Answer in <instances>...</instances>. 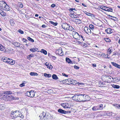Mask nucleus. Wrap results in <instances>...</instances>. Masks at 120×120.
Here are the masks:
<instances>
[{
  "label": "nucleus",
  "instance_id": "obj_1",
  "mask_svg": "<svg viewBox=\"0 0 120 120\" xmlns=\"http://www.w3.org/2000/svg\"><path fill=\"white\" fill-rule=\"evenodd\" d=\"M79 101H88L90 99L89 96L87 95L84 94L79 95Z\"/></svg>",
  "mask_w": 120,
  "mask_h": 120
},
{
  "label": "nucleus",
  "instance_id": "obj_55",
  "mask_svg": "<svg viewBox=\"0 0 120 120\" xmlns=\"http://www.w3.org/2000/svg\"><path fill=\"white\" fill-rule=\"evenodd\" d=\"M73 13H72L71 14H70V16L71 17L73 18H75V16L73 14Z\"/></svg>",
  "mask_w": 120,
  "mask_h": 120
},
{
  "label": "nucleus",
  "instance_id": "obj_54",
  "mask_svg": "<svg viewBox=\"0 0 120 120\" xmlns=\"http://www.w3.org/2000/svg\"><path fill=\"white\" fill-rule=\"evenodd\" d=\"M25 85V83H23L22 84H20L19 85V86L21 87H22L24 86Z\"/></svg>",
  "mask_w": 120,
  "mask_h": 120
},
{
  "label": "nucleus",
  "instance_id": "obj_64",
  "mask_svg": "<svg viewBox=\"0 0 120 120\" xmlns=\"http://www.w3.org/2000/svg\"><path fill=\"white\" fill-rule=\"evenodd\" d=\"M56 6V5L54 4H52L51 6V7L52 8Z\"/></svg>",
  "mask_w": 120,
  "mask_h": 120
},
{
  "label": "nucleus",
  "instance_id": "obj_58",
  "mask_svg": "<svg viewBox=\"0 0 120 120\" xmlns=\"http://www.w3.org/2000/svg\"><path fill=\"white\" fill-rule=\"evenodd\" d=\"M85 13L87 15H88V16H90V15L92 14H90V13L87 12L86 11V13Z\"/></svg>",
  "mask_w": 120,
  "mask_h": 120
},
{
  "label": "nucleus",
  "instance_id": "obj_33",
  "mask_svg": "<svg viewBox=\"0 0 120 120\" xmlns=\"http://www.w3.org/2000/svg\"><path fill=\"white\" fill-rule=\"evenodd\" d=\"M75 22L76 24H79L81 23V20L80 19H75Z\"/></svg>",
  "mask_w": 120,
  "mask_h": 120
},
{
  "label": "nucleus",
  "instance_id": "obj_29",
  "mask_svg": "<svg viewBox=\"0 0 120 120\" xmlns=\"http://www.w3.org/2000/svg\"><path fill=\"white\" fill-rule=\"evenodd\" d=\"M111 85L114 88L118 89L120 88V86L119 85H115L114 84H111Z\"/></svg>",
  "mask_w": 120,
  "mask_h": 120
},
{
  "label": "nucleus",
  "instance_id": "obj_57",
  "mask_svg": "<svg viewBox=\"0 0 120 120\" xmlns=\"http://www.w3.org/2000/svg\"><path fill=\"white\" fill-rule=\"evenodd\" d=\"M116 120H120V117H116L115 118Z\"/></svg>",
  "mask_w": 120,
  "mask_h": 120
},
{
  "label": "nucleus",
  "instance_id": "obj_36",
  "mask_svg": "<svg viewBox=\"0 0 120 120\" xmlns=\"http://www.w3.org/2000/svg\"><path fill=\"white\" fill-rule=\"evenodd\" d=\"M30 75L31 76H37L38 75V74L37 73L31 72L30 73Z\"/></svg>",
  "mask_w": 120,
  "mask_h": 120
},
{
  "label": "nucleus",
  "instance_id": "obj_6",
  "mask_svg": "<svg viewBox=\"0 0 120 120\" xmlns=\"http://www.w3.org/2000/svg\"><path fill=\"white\" fill-rule=\"evenodd\" d=\"M62 28L65 30H68L69 29V26L66 23H63L61 25Z\"/></svg>",
  "mask_w": 120,
  "mask_h": 120
},
{
  "label": "nucleus",
  "instance_id": "obj_38",
  "mask_svg": "<svg viewBox=\"0 0 120 120\" xmlns=\"http://www.w3.org/2000/svg\"><path fill=\"white\" fill-rule=\"evenodd\" d=\"M14 44L15 47H19L20 43H19L15 42L14 43Z\"/></svg>",
  "mask_w": 120,
  "mask_h": 120
},
{
  "label": "nucleus",
  "instance_id": "obj_34",
  "mask_svg": "<svg viewBox=\"0 0 120 120\" xmlns=\"http://www.w3.org/2000/svg\"><path fill=\"white\" fill-rule=\"evenodd\" d=\"M38 50V49L37 48L35 49L34 48H32L30 49V51L33 52H34L35 51H37V50Z\"/></svg>",
  "mask_w": 120,
  "mask_h": 120
},
{
  "label": "nucleus",
  "instance_id": "obj_44",
  "mask_svg": "<svg viewBox=\"0 0 120 120\" xmlns=\"http://www.w3.org/2000/svg\"><path fill=\"white\" fill-rule=\"evenodd\" d=\"M49 22L51 24H52L54 26H56L57 25V23H55L52 21H50Z\"/></svg>",
  "mask_w": 120,
  "mask_h": 120
},
{
  "label": "nucleus",
  "instance_id": "obj_2",
  "mask_svg": "<svg viewBox=\"0 0 120 120\" xmlns=\"http://www.w3.org/2000/svg\"><path fill=\"white\" fill-rule=\"evenodd\" d=\"M51 115L49 114L43 112L39 116L41 120H47L49 119Z\"/></svg>",
  "mask_w": 120,
  "mask_h": 120
},
{
  "label": "nucleus",
  "instance_id": "obj_8",
  "mask_svg": "<svg viewBox=\"0 0 120 120\" xmlns=\"http://www.w3.org/2000/svg\"><path fill=\"white\" fill-rule=\"evenodd\" d=\"M62 106L64 108H68L70 107V105H69L68 103H63L61 104Z\"/></svg>",
  "mask_w": 120,
  "mask_h": 120
},
{
  "label": "nucleus",
  "instance_id": "obj_12",
  "mask_svg": "<svg viewBox=\"0 0 120 120\" xmlns=\"http://www.w3.org/2000/svg\"><path fill=\"white\" fill-rule=\"evenodd\" d=\"M7 101H11L12 100H14L15 98L14 97L12 96H9L8 95V96H7Z\"/></svg>",
  "mask_w": 120,
  "mask_h": 120
},
{
  "label": "nucleus",
  "instance_id": "obj_3",
  "mask_svg": "<svg viewBox=\"0 0 120 120\" xmlns=\"http://www.w3.org/2000/svg\"><path fill=\"white\" fill-rule=\"evenodd\" d=\"M19 112L18 111H16L14 112L12 111L11 114V116L12 119H15L19 117Z\"/></svg>",
  "mask_w": 120,
  "mask_h": 120
},
{
  "label": "nucleus",
  "instance_id": "obj_39",
  "mask_svg": "<svg viewBox=\"0 0 120 120\" xmlns=\"http://www.w3.org/2000/svg\"><path fill=\"white\" fill-rule=\"evenodd\" d=\"M7 96H8V95H4L3 97V99L5 101H7Z\"/></svg>",
  "mask_w": 120,
  "mask_h": 120
},
{
  "label": "nucleus",
  "instance_id": "obj_63",
  "mask_svg": "<svg viewBox=\"0 0 120 120\" xmlns=\"http://www.w3.org/2000/svg\"><path fill=\"white\" fill-rule=\"evenodd\" d=\"M62 75H63V76H65V77H68V75H66V74H65V73H62Z\"/></svg>",
  "mask_w": 120,
  "mask_h": 120
},
{
  "label": "nucleus",
  "instance_id": "obj_9",
  "mask_svg": "<svg viewBox=\"0 0 120 120\" xmlns=\"http://www.w3.org/2000/svg\"><path fill=\"white\" fill-rule=\"evenodd\" d=\"M62 49L60 48L57 50L56 51L57 53L60 56H62L63 55V52Z\"/></svg>",
  "mask_w": 120,
  "mask_h": 120
},
{
  "label": "nucleus",
  "instance_id": "obj_21",
  "mask_svg": "<svg viewBox=\"0 0 120 120\" xmlns=\"http://www.w3.org/2000/svg\"><path fill=\"white\" fill-rule=\"evenodd\" d=\"M58 112L61 113H66V111L63 110L61 109H59L58 110Z\"/></svg>",
  "mask_w": 120,
  "mask_h": 120
},
{
  "label": "nucleus",
  "instance_id": "obj_45",
  "mask_svg": "<svg viewBox=\"0 0 120 120\" xmlns=\"http://www.w3.org/2000/svg\"><path fill=\"white\" fill-rule=\"evenodd\" d=\"M89 28L92 30H93V29H94V26L92 24L90 25L89 26Z\"/></svg>",
  "mask_w": 120,
  "mask_h": 120
},
{
  "label": "nucleus",
  "instance_id": "obj_32",
  "mask_svg": "<svg viewBox=\"0 0 120 120\" xmlns=\"http://www.w3.org/2000/svg\"><path fill=\"white\" fill-rule=\"evenodd\" d=\"M10 23L12 26H13L15 24L14 21L12 19H11L9 20Z\"/></svg>",
  "mask_w": 120,
  "mask_h": 120
},
{
  "label": "nucleus",
  "instance_id": "obj_10",
  "mask_svg": "<svg viewBox=\"0 0 120 120\" xmlns=\"http://www.w3.org/2000/svg\"><path fill=\"white\" fill-rule=\"evenodd\" d=\"M8 59L9 60V61L8 60V63L11 65H13L15 64V61L14 60L10 58H8Z\"/></svg>",
  "mask_w": 120,
  "mask_h": 120
},
{
  "label": "nucleus",
  "instance_id": "obj_24",
  "mask_svg": "<svg viewBox=\"0 0 120 120\" xmlns=\"http://www.w3.org/2000/svg\"><path fill=\"white\" fill-rule=\"evenodd\" d=\"M40 51L41 53L44 54L45 55H46L47 54V51L44 49H41Z\"/></svg>",
  "mask_w": 120,
  "mask_h": 120
},
{
  "label": "nucleus",
  "instance_id": "obj_13",
  "mask_svg": "<svg viewBox=\"0 0 120 120\" xmlns=\"http://www.w3.org/2000/svg\"><path fill=\"white\" fill-rule=\"evenodd\" d=\"M4 9L6 11H8L10 10V8L6 4L4 7Z\"/></svg>",
  "mask_w": 120,
  "mask_h": 120
},
{
  "label": "nucleus",
  "instance_id": "obj_61",
  "mask_svg": "<svg viewBox=\"0 0 120 120\" xmlns=\"http://www.w3.org/2000/svg\"><path fill=\"white\" fill-rule=\"evenodd\" d=\"M108 52H109V53L110 54L111 52H112V51H111V50L110 49V48L108 49Z\"/></svg>",
  "mask_w": 120,
  "mask_h": 120
},
{
  "label": "nucleus",
  "instance_id": "obj_41",
  "mask_svg": "<svg viewBox=\"0 0 120 120\" xmlns=\"http://www.w3.org/2000/svg\"><path fill=\"white\" fill-rule=\"evenodd\" d=\"M104 39L106 42H109L111 41L110 40L109 38H104Z\"/></svg>",
  "mask_w": 120,
  "mask_h": 120
},
{
  "label": "nucleus",
  "instance_id": "obj_26",
  "mask_svg": "<svg viewBox=\"0 0 120 120\" xmlns=\"http://www.w3.org/2000/svg\"><path fill=\"white\" fill-rule=\"evenodd\" d=\"M5 107L4 105H0V110H3L5 109Z\"/></svg>",
  "mask_w": 120,
  "mask_h": 120
},
{
  "label": "nucleus",
  "instance_id": "obj_37",
  "mask_svg": "<svg viewBox=\"0 0 120 120\" xmlns=\"http://www.w3.org/2000/svg\"><path fill=\"white\" fill-rule=\"evenodd\" d=\"M52 78L54 79H58V78L57 75L55 74H53L52 76Z\"/></svg>",
  "mask_w": 120,
  "mask_h": 120
},
{
  "label": "nucleus",
  "instance_id": "obj_27",
  "mask_svg": "<svg viewBox=\"0 0 120 120\" xmlns=\"http://www.w3.org/2000/svg\"><path fill=\"white\" fill-rule=\"evenodd\" d=\"M66 60L68 63L72 64V61L68 58L66 57Z\"/></svg>",
  "mask_w": 120,
  "mask_h": 120
},
{
  "label": "nucleus",
  "instance_id": "obj_56",
  "mask_svg": "<svg viewBox=\"0 0 120 120\" xmlns=\"http://www.w3.org/2000/svg\"><path fill=\"white\" fill-rule=\"evenodd\" d=\"M74 8H71L70 9V11H71V13H74V12L73 11V10H74Z\"/></svg>",
  "mask_w": 120,
  "mask_h": 120
},
{
  "label": "nucleus",
  "instance_id": "obj_30",
  "mask_svg": "<svg viewBox=\"0 0 120 120\" xmlns=\"http://www.w3.org/2000/svg\"><path fill=\"white\" fill-rule=\"evenodd\" d=\"M105 82H102L101 83V82H99V85H100V86L101 87H106L107 86H106V84L105 83Z\"/></svg>",
  "mask_w": 120,
  "mask_h": 120
},
{
  "label": "nucleus",
  "instance_id": "obj_43",
  "mask_svg": "<svg viewBox=\"0 0 120 120\" xmlns=\"http://www.w3.org/2000/svg\"><path fill=\"white\" fill-rule=\"evenodd\" d=\"M25 95L26 96L30 97V91H27L25 93Z\"/></svg>",
  "mask_w": 120,
  "mask_h": 120
},
{
  "label": "nucleus",
  "instance_id": "obj_11",
  "mask_svg": "<svg viewBox=\"0 0 120 120\" xmlns=\"http://www.w3.org/2000/svg\"><path fill=\"white\" fill-rule=\"evenodd\" d=\"M113 80L112 82H119L120 80V78L119 77H115L112 78Z\"/></svg>",
  "mask_w": 120,
  "mask_h": 120
},
{
  "label": "nucleus",
  "instance_id": "obj_15",
  "mask_svg": "<svg viewBox=\"0 0 120 120\" xmlns=\"http://www.w3.org/2000/svg\"><path fill=\"white\" fill-rule=\"evenodd\" d=\"M6 4V3L4 1H0V7L2 8H4L5 5Z\"/></svg>",
  "mask_w": 120,
  "mask_h": 120
},
{
  "label": "nucleus",
  "instance_id": "obj_42",
  "mask_svg": "<svg viewBox=\"0 0 120 120\" xmlns=\"http://www.w3.org/2000/svg\"><path fill=\"white\" fill-rule=\"evenodd\" d=\"M103 109V105L102 104H101L99 106L98 109L99 110H102Z\"/></svg>",
  "mask_w": 120,
  "mask_h": 120
},
{
  "label": "nucleus",
  "instance_id": "obj_50",
  "mask_svg": "<svg viewBox=\"0 0 120 120\" xmlns=\"http://www.w3.org/2000/svg\"><path fill=\"white\" fill-rule=\"evenodd\" d=\"M106 7L105 6H101L100 7V8L103 10L105 11V9Z\"/></svg>",
  "mask_w": 120,
  "mask_h": 120
},
{
  "label": "nucleus",
  "instance_id": "obj_22",
  "mask_svg": "<svg viewBox=\"0 0 120 120\" xmlns=\"http://www.w3.org/2000/svg\"><path fill=\"white\" fill-rule=\"evenodd\" d=\"M105 31L107 34H110L112 33V30L110 28H107L105 30Z\"/></svg>",
  "mask_w": 120,
  "mask_h": 120
},
{
  "label": "nucleus",
  "instance_id": "obj_23",
  "mask_svg": "<svg viewBox=\"0 0 120 120\" xmlns=\"http://www.w3.org/2000/svg\"><path fill=\"white\" fill-rule=\"evenodd\" d=\"M97 54L98 55L103 57H104V55H105V54H104L102 52H97Z\"/></svg>",
  "mask_w": 120,
  "mask_h": 120
},
{
  "label": "nucleus",
  "instance_id": "obj_53",
  "mask_svg": "<svg viewBox=\"0 0 120 120\" xmlns=\"http://www.w3.org/2000/svg\"><path fill=\"white\" fill-rule=\"evenodd\" d=\"M18 32H19V33H20L21 34H23L24 32L22 31V30H21L20 29H19L18 30Z\"/></svg>",
  "mask_w": 120,
  "mask_h": 120
},
{
  "label": "nucleus",
  "instance_id": "obj_59",
  "mask_svg": "<svg viewBox=\"0 0 120 120\" xmlns=\"http://www.w3.org/2000/svg\"><path fill=\"white\" fill-rule=\"evenodd\" d=\"M19 7L21 8H22L23 7V5L21 3H20L19 4Z\"/></svg>",
  "mask_w": 120,
  "mask_h": 120
},
{
  "label": "nucleus",
  "instance_id": "obj_52",
  "mask_svg": "<svg viewBox=\"0 0 120 120\" xmlns=\"http://www.w3.org/2000/svg\"><path fill=\"white\" fill-rule=\"evenodd\" d=\"M4 49V47L1 45H0V50L1 51H3Z\"/></svg>",
  "mask_w": 120,
  "mask_h": 120
},
{
  "label": "nucleus",
  "instance_id": "obj_46",
  "mask_svg": "<svg viewBox=\"0 0 120 120\" xmlns=\"http://www.w3.org/2000/svg\"><path fill=\"white\" fill-rule=\"evenodd\" d=\"M114 106L116 107V108L120 109V105L119 104H115Z\"/></svg>",
  "mask_w": 120,
  "mask_h": 120
},
{
  "label": "nucleus",
  "instance_id": "obj_17",
  "mask_svg": "<svg viewBox=\"0 0 120 120\" xmlns=\"http://www.w3.org/2000/svg\"><path fill=\"white\" fill-rule=\"evenodd\" d=\"M30 97L33 98L34 96L35 93L33 90H31L30 91Z\"/></svg>",
  "mask_w": 120,
  "mask_h": 120
},
{
  "label": "nucleus",
  "instance_id": "obj_19",
  "mask_svg": "<svg viewBox=\"0 0 120 120\" xmlns=\"http://www.w3.org/2000/svg\"><path fill=\"white\" fill-rule=\"evenodd\" d=\"M99 106H94L92 108V110L93 111H96L99 110L98 109Z\"/></svg>",
  "mask_w": 120,
  "mask_h": 120
},
{
  "label": "nucleus",
  "instance_id": "obj_40",
  "mask_svg": "<svg viewBox=\"0 0 120 120\" xmlns=\"http://www.w3.org/2000/svg\"><path fill=\"white\" fill-rule=\"evenodd\" d=\"M44 75L46 77H50L51 76V75L49 74H47L46 73H44Z\"/></svg>",
  "mask_w": 120,
  "mask_h": 120
},
{
  "label": "nucleus",
  "instance_id": "obj_5",
  "mask_svg": "<svg viewBox=\"0 0 120 120\" xmlns=\"http://www.w3.org/2000/svg\"><path fill=\"white\" fill-rule=\"evenodd\" d=\"M60 82H63L62 83L64 84H69L70 83H69V82L70 84H72L73 83L72 81L70 79L64 80L62 81H60Z\"/></svg>",
  "mask_w": 120,
  "mask_h": 120
},
{
  "label": "nucleus",
  "instance_id": "obj_60",
  "mask_svg": "<svg viewBox=\"0 0 120 120\" xmlns=\"http://www.w3.org/2000/svg\"><path fill=\"white\" fill-rule=\"evenodd\" d=\"M74 68L76 69H79V67L76 66H74Z\"/></svg>",
  "mask_w": 120,
  "mask_h": 120
},
{
  "label": "nucleus",
  "instance_id": "obj_7",
  "mask_svg": "<svg viewBox=\"0 0 120 120\" xmlns=\"http://www.w3.org/2000/svg\"><path fill=\"white\" fill-rule=\"evenodd\" d=\"M84 29L86 32L89 35L91 34V30L88 27H85Z\"/></svg>",
  "mask_w": 120,
  "mask_h": 120
},
{
  "label": "nucleus",
  "instance_id": "obj_49",
  "mask_svg": "<svg viewBox=\"0 0 120 120\" xmlns=\"http://www.w3.org/2000/svg\"><path fill=\"white\" fill-rule=\"evenodd\" d=\"M27 39L28 40L32 42H34V40L31 38L30 37H28L27 38Z\"/></svg>",
  "mask_w": 120,
  "mask_h": 120
},
{
  "label": "nucleus",
  "instance_id": "obj_35",
  "mask_svg": "<svg viewBox=\"0 0 120 120\" xmlns=\"http://www.w3.org/2000/svg\"><path fill=\"white\" fill-rule=\"evenodd\" d=\"M34 56V55L33 54H31L30 55H28L27 56V58L29 60H30L32 57Z\"/></svg>",
  "mask_w": 120,
  "mask_h": 120
},
{
  "label": "nucleus",
  "instance_id": "obj_14",
  "mask_svg": "<svg viewBox=\"0 0 120 120\" xmlns=\"http://www.w3.org/2000/svg\"><path fill=\"white\" fill-rule=\"evenodd\" d=\"M79 95L76 94L73 96L72 98V99L74 101H79Z\"/></svg>",
  "mask_w": 120,
  "mask_h": 120
},
{
  "label": "nucleus",
  "instance_id": "obj_47",
  "mask_svg": "<svg viewBox=\"0 0 120 120\" xmlns=\"http://www.w3.org/2000/svg\"><path fill=\"white\" fill-rule=\"evenodd\" d=\"M45 65L49 69H50L51 68L49 66V64L48 63L46 62L45 63Z\"/></svg>",
  "mask_w": 120,
  "mask_h": 120
},
{
  "label": "nucleus",
  "instance_id": "obj_48",
  "mask_svg": "<svg viewBox=\"0 0 120 120\" xmlns=\"http://www.w3.org/2000/svg\"><path fill=\"white\" fill-rule=\"evenodd\" d=\"M68 30H70L71 31H73L75 30L74 29V28H73L71 26H69V29Z\"/></svg>",
  "mask_w": 120,
  "mask_h": 120
},
{
  "label": "nucleus",
  "instance_id": "obj_51",
  "mask_svg": "<svg viewBox=\"0 0 120 120\" xmlns=\"http://www.w3.org/2000/svg\"><path fill=\"white\" fill-rule=\"evenodd\" d=\"M19 117L21 118L22 119L24 117L23 115L21 113L20 114V113H19Z\"/></svg>",
  "mask_w": 120,
  "mask_h": 120
},
{
  "label": "nucleus",
  "instance_id": "obj_16",
  "mask_svg": "<svg viewBox=\"0 0 120 120\" xmlns=\"http://www.w3.org/2000/svg\"><path fill=\"white\" fill-rule=\"evenodd\" d=\"M111 63L113 65L120 69V65L113 62H111Z\"/></svg>",
  "mask_w": 120,
  "mask_h": 120
},
{
  "label": "nucleus",
  "instance_id": "obj_20",
  "mask_svg": "<svg viewBox=\"0 0 120 120\" xmlns=\"http://www.w3.org/2000/svg\"><path fill=\"white\" fill-rule=\"evenodd\" d=\"M111 78H112V77L110 76H107L106 77V79L109 82H110V81H112V80H111Z\"/></svg>",
  "mask_w": 120,
  "mask_h": 120
},
{
  "label": "nucleus",
  "instance_id": "obj_31",
  "mask_svg": "<svg viewBox=\"0 0 120 120\" xmlns=\"http://www.w3.org/2000/svg\"><path fill=\"white\" fill-rule=\"evenodd\" d=\"M105 11H108L112 12V9L111 8L107 7H106Z\"/></svg>",
  "mask_w": 120,
  "mask_h": 120
},
{
  "label": "nucleus",
  "instance_id": "obj_25",
  "mask_svg": "<svg viewBox=\"0 0 120 120\" xmlns=\"http://www.w3.org/2000/svg\"><path fill=\"white\" fill-rule=\"evenodd\" d=\"M2 60L3 61L6 63H8V58L7 57H4L2 59Z\"/></svg>",
  "mask_w": 120,
  "mask_h": 120
},
{
  "label": "nucleus",
  "instance_id": "obj_28",
  "mask_svg": "<svg viewBox=\"0 0 120 120\" xmlns=\"http://www.w3.org/2000/svg\"><path fill=\"white\" fill-rule=\"evenodd\" d=\"M4 94L6 95L11 94H12L11 92L10 91H6L4 92Z\"/></svg>",
  "mask_w": 120,
  "mask_h": 120
},
{
  "label": "nucleus",
  "instance_id": "obj_62",
  "mask_svg": "<svg viewBox=\"0 0 120 120\" xmlns=\"http://www.w3.org/2000/svg\"><path fill=\"white\" fill-rule=\"evenodd\" d=\"M52 59H54V60H55L56 59V58L55 56H52Z\"/></svg>",
  "mask_w": 120,
  "mask_h": 120
},
{
  "label": "nucleus",
  "instance_id": "obj_4",
  "mask_svg": "<svg viewBox=\"0 0 120 120\" xmlns=\"http://www.w3.org/2000/svg\"><path fill=\"white\" fill-rule=\"evenodd\" d=\"M72 34L73 37L74 38L77 40H79L80 38V36L78 33L73 31Z\"/></svg>",
  "mask_w": 120,
  "mask_h": 120
},
{
  "label": "nucleus",
  "instance_id": "obj_18",
  "mask_svg": "<svg viewBox=\"0 0 120 120\" xmlns=\"http://www.w3.org/2000/svg\"><path fill=\"white\" fill-rule=\"evenodd\" d=\"M3 9L1 8L0 9V14L2 16H4L6 15V13L5 12H4L3 11Z\"/></svg>",
  "mask_w": 120,
  "mask_h": 120
}]
</instances>
